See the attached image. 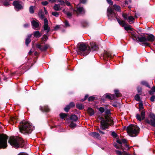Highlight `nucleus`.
Masks as SVG:
<instances>
[{"instance_id": "nucleus-38", "label": "nucleus", "mask_w": 155, "mask_h": 155, "mask_svg": "<svg viewBox=\"0 0 155 155\" xmlns=\"http://www.w3.org/2000/svg\"><path fill=\"white\" fill-rule=\"evenodd\" d=\"M135 99L138 101H140V97L138 94H137L135 95Z\"/></svg>"}, {"instance_id": "nucleus-46", "label": "nucleus", "mask_w": 155, "mask_h": 155, "mask_svg": "<svg viewBox=\"0 0 155 155\" xmlns=\"http://www.w3.org/2000/svg\"><path fill=\"white\" fill-rule=\"evenodd\" d=\"M68 105L69 106V107L71 108L74 107L75 106V104L73 102H71L70 103L69 105Z\"/></svg>"}, {"instance_id": "nucleus-41", "label": "nucleus", "mask_w": 155, "mask_h": 155, "mask_svg": "<svg viewBox=\"0 0 155 155\" xmlns=\"http://www.w3.org/2000/svg\"><path fill=\"white\" fill-rule=\"evenodd\" d=\"M76 126V124L72 122L70 125V127L71 128L75 127Z\"/></svg>"}, {"instance_id": "nucleus-52", "label": "nucleus", "mask_w": 155, "mask_h": 155, "mask_svg": "<svg viewBox=\"0 0 155 155\" xmlns=\"http://www.w3.org/2000/svg\"><path fill=\"white\" fill-rule=\"evenodd\" d=\"M48 37L46 35H44L43 36V39H45V40L46 41L48 39Z\"/></svg>"}, {"instance_id": "nucleus-12", "label": "nucleus", "mask_w": 155, "mask_h": 155, "mask_svg": "<svg viewBox=\"0 0 155 155\" xmlns=\"http://www.w3.org/2000/svg\"><path fill=\"white\" fill-rule=\"evenodd\" d=\"M84 1H81V2L79 4H78L77 6V12L83 14L84 13V10L83 8L81 6L80 4L81 3H84Z\"/></svg>"}, {"instance_id": "nucleus-28", "label": "nucleus", "mask_w": 155, "mask_h": 155, "mask_svg": "<svg viewBox=\"0 0 155 155\" xmlns=\"http://www.w3.org/2000/svg\"><path fill=\"white\" fill-rule=\"evenodd\" d=\"M113 7L116 11L119 12H120L121 8L119 6L117 5H113Z\"/></svg>"}, {"instance_id": "nucleus-50", "label": "nucleus", "mask_w": 155, "mask_h": 155, "mask_svg": "<svg viewBox=\"0 0 155 155\" xmlns=\"http://www.w3.org/2000/svg\"><path fill=\"white\" fill-rule=\"evenodd\" d=\"M144 46H150V44L149 43L146 42H143V43Z\"/></svg>"}, {"instance_id": "nucleus-30", "label": "nucleus", "mask_w": 155, "mask_h": 155, "mask_svg": "<svg viewBox=\"0 0 155 155\" xmlns=\"http://www.w3.org/2000/svg\"><path fill=\"white\" fill-rule=\"evenodd\" d=\"M54 8L56 11H59L61 9L60 5L58 4H55L54 7Z\"/></svg>"}, {"instance_id": "nucleus-56", "label": "nucleus", "mask_w": 155, "mask_h": 155, "mask_svg": "<svg viewBox=\"0 0 155 155\" xmlns=\"http://www.w3.org/2000/svg\"><path fill=\"white\" fill-rule=\"evenodd\" d=\"M65 25L66 27H68L69 26V24L68 21H66L65 22Z\"/></svg>"}, {"instance_id": "nucleus-29", "label": "nucleus", "mask_w": 155, "mask_h": 155, "mask_svg": "<svg viewBox=\"0 0 155 155\" xmlns=\"http://www.w3.org/2000/svg\"><path fill=\"white\" fill-rule=\"evenodd\" d=\"M44 30L47 31V33L49 32L50 31V28L48 27V24H44L43 26Z\"/></svg>"}, {"instance_id": "nucleus-22", "label": "nucleus", "mask_w": 155, "mask_h": 155, "mask_svg": "<svg viewBox=\"0 0 155 155\" xmlns=\"http://www.w3.org/2000/svg\"><path fill=\"white\" fill-rule=\"evenodd\" d=\"M65 1L64 2V1H60V4L62 5H66L68 6H70L71 4L70 2L68 1Z\"/></svg>"}, {"instance_id": "nucleus-11", "label": "nucleus", "mask_w": 155, "mask_h": 155, "mask_svg": "<svg viewBox=\"0 0 155 155\" xmlns=\"http://www.w3.org/2000/svg\"><path fill=\"white\" fill-rule=\"evenodd\" d=\"M13 5L15 8L18 10L22 9L23 8V4L19 1H15L13 3Z\"/></svg>"}, {"instance_id": "nucleus-1", "label": "nucleus", "mask_w": 155, "mask_h": 155, "mask_svg": "<svg viewBox=\"0 0 155 155\" xmlns=\"http://www.w3.org/2000/svg\"><path fill=\"white\" fill-rule=\"evenodd\" d=\"M110 110H106L104 116L105 120H102L101 122V128L102 130H105L108 128V125H112L113 124V118L110 117Z\"/></svg>"}, {"instance_id": "nucleus-61", "label": "nucleus", "mask_w": 155, "mask_h": 155, "mask_svg": "<svg viewBox=\"0 0 155 155\" xmlns=\"http://www.w3.org/2000/svg\"><path fill=\"white\" fill-rule=\"evenodd\" d=\"M97 130L100 133L102 134H104V132L101 130L99 129H98Z\"/></svg>"}, {"instance_id": "nucleus-55", "label": "nucleus", "mask_w": 155, "mask_h": 155, "mask_svg": "<svg viewBox=\"0 0 155 155\" xmlns=\"http://www.w3.org/2000/svg\"><path fill=\"white\" fill-rule=\"evenodd\" d=\"M48 24V21L47 18H45L44 19V24Z\"/></svg>"}, {"instance_id": "nucleus-37", "label": "nucleus", "mask_w": 155, "mask_h": 155, "mask_svg": "<svg viewBox=\"0 0 155 155\" xmlns=\"http://www.w3.org/2000/svg\"><path fill=\"white\" fill-rule=\"evenodd\" d=\"M60 117L62 119H63L65 117H66V116H67V114H66L63 113H61L60 114Z\"/></svg>"}, {"instance_id": "nucleus-13", "label": "nucleus", "mask_w": 155, "mask_h": 155, "mask_svg": "<svg viewBox=\"0 0 155 155\" xmlns=\"http://www.w3.org/2000/svg\"><path fill=\"white\" fill-rule=\"evenodd\" d=\"M145 117V113L144 111L142 110L141 113V116L139 114H137L136 115V118L139 121H141L142 120H143Z\"/></svg>"}, {"instance_id": "nucleus-39", "label": "nucleus", "mask_w": 155, "mask_h": 155, "mask_svg": "<svg viewBox=\"0 0 155 155\" xmlns=\"http://www.w3.org/2000/svg\"><path fill=\"white\" fill-rule=\"evenodd\" d=\"M139 110L143 109V104L142 102H140L139 104Z\"/></svg>"}, {"instance_id": "nucleus-21", "label": "nucleus", "mask_w": 155, "mask_h": 155, "mask_svg": "<svg viewBox=\"0 0 155 155\" xmlns=\"http://www.w3.org/2000/svg\"><path fill=\"white\" fill-rule=\"evenodd\" d=\"M115 152L118 155H130L129 154L124 151L121 152L120 150H115Z\"/></svg>"}, {"instance_id": "nucleus-42", "label": "nucleus", "mask_w": 155, "mask_h": 155, "mask_svg": "<svg viewBox=\"0 0 155 155\" xmlns=\"http://www.w3.org/2000/svg\"><path fill=\"white\" fill-rule=\"evenodd\" d=\"M52 14L53 15L56 17H58L59 15V13L56 12H52Z\"/></svg>"}, {"instance_id": "nucleus-59", "label": "nucleus", "mask_w": 155, "mask_h": 155, "mask_svg": "<svg viewBox=\"0 0 155 155\" xmlns=\"http://www.w3.org/2000/svg\"><path fill=\"white\" fill-rule=\"evenodd\" d=\"M67 15L69 17H71L72 15V14H71V13L69 12H67Z\"/></svg>"}, {"instance_id": "nucleus-36", "label": "nucleus", "mask_w": 155, "mask_h": 155, "mask_svg": "<svg viewBox=\"0 0 155 155\" xmlns=\"http://www.w3.org/2000/svg\"><path fill=\"white\" fill-rule=\"evenodd\" d=\"M115 95L117 97H118L121 96V94L117 90H114Z\"/></svg>"}, {"instance_id": "nucleus-34", "label": "nucleus", "mask_w": 155, "mask_h": 155, "mask_svg": "<svg viewBox=\"0 0 155 155\" xmlns=\"http://www.w3.org/2000/svg\"><path fill=\"white\" fill-rule=\"evenodd\" d=\"M141 84L143 85H144L147 86V87H149V88H150V87L149 85L147 83V82L145 81H142L141 82Z\"/></svg>"}, {"instance_id": "nucleus-63", "label": "nucleus", "mask_w": 155, "mask_h": 155, "mask_svg": "<svg viewBox=\"0 0 155 155\" xmlns=\"http://www.w3.org/2000/svg\"><path fill=\"white\" fill-rule=\"evenodd\" d=\"M59 28V26L58 25L56 26L54 28V29L55 30H57Z\"/></svg>"}, {"instance_id": "nucleus-23", "label": "nucleus", "mask_w": 155, "mask_h": 155, "mask_svg": "<svg viewBox=\"0 0 155 155\" xmlns=\"http://www.w3.org/2000/svg\"><path fill=\"white\" fill-rule=\"evenodd\" d=\"M40 109L43 111L48 112L49 111V109L48 107L47 106H45L44 107L40 106Z\"/></svg>"}, {"instance_id": "nucleus-19", "label": "nucleus", "mask_w": 155, "mask_h": 155, "mask_svg": "<svg viewBox=\"0 0 155 155\" xmlns=\"http://www.w3.org/2000/svg\"><path fill=\"white\" fill-rule=\"evenodd\" d=\"M1 2L0 5H4L5 6H8L10 4L8 1H0Z\"/></svg>"}, {"instance_id": "nucleus-26", "label": "nucleus", "mask_w": 155, "mask_h": 155, "mask_svg": "<svg viewBox=\"0 0 155 155\" xmlns=\"http://www.w3.org/2000/svg\"><path fill=\"white\" fill-rule=\"evenodd\" d=\"M128 22L130 24H131L134 23V18L132 16H130L128 17V18L127 19Z\"/></svg>"}, {"instance_id": "nucleus-44", "label": "nucleus", "mask_w": 155, "mask_h": 155, "mask_svg": "<svg viewBox=\"0 0 155 155\" xmlns=\"http://www.w3.org/2000/svg\"><path fill=\"white\" fill-rule=\"evenodd\" d=\"M122 16L125 19L127 20V19L128 18V16L127 14L123 13L122 14Z\"/></svg>"}, {"instance_id": "nucleus-5", "label": "nucleus", "mask_w": 155, "mask_h": 155, "mask_svg": "<svg viewBox=\"0 0 155 155\" xmlns=\"http://www.w3.org/2000/svg\"><path fill=\"white\" fill-rule=\"evenodd\" d=\"M127 130L129 136L135 137L139 133L140 128L137 125L131 124L127 127Z\"/></svg>"}, {"instance_id": "nucleus-57", "label": "nucleus", "mask_w": 155, "mask_h": 155, "mask_svg": "<svg viewBox=\"0 0 155 155\" xmlns=\"http://www.w3.org/2000/svg\"><path fill=\"white\" fill-rule=\"evenodd\" d=\"M107 3L110 5H112L113 4V2L112 1H107Z\"/></svg>"}, {"instance_id": "nucleus-32", "label": "nucleus", "mask_w": 155, "mask_h": 155, "mask_svg": "<svg viewBox=\"0 0 155 155\" xmlns=\"http://www.w3.org/2000/svg\"><path fill=\"white\" fill-rule=\"evenodd\" d=\"M34 36L36 37H39L41 35L38 31H35L34 32Z\"/></svg>"}, {"instance_id": "nucleus-49", "label": "nucleus", "mask_w": 155, "mask_h": 155, "mask_svg": "<svg viewBox=\"0 0 155 155\" xmlns=\"http://www.w3.org/2000/svg\"><path fill=\"white\" fill-rule=\"evenodd\" d=\"M112 135L115 137H117V134L114 131L112 132Z\"/></svg>"}, {"instance_id": "nucleus-62", "label": "nucleus", "mask_w": 155, "mask_h": 155, "mask_svg": "<svg viewBox=\"0 0 155 155\" xmlns=\"http://www.w3.org/2000/svg\"><path fill=\"white\" fill-rule=\"evenodd\" d=\"M151 89H152V90L153 91H154V92H155V87H153Z\"/></svg>"}, {"instance_id": "nucleus-15", "label": "nucleus", "mask_w": 155, "mask_h": 155, "mask_svg": "<svg viewBox=\"0 0 155 155\" xmlns=\"http://www.w3.org/2000/svg\"><path fill=\"white\" fill-rule=\"evenodd\" d=\"M147 38V41H148L150 42H153L154 40L155 37L152 34L149 35L148 36L146 37Z\"/></svg>"}, {"instance_id": "nucleus-8", "label": "nucleus", "mask_w": 155, "mask_h": 155, "mask_svg": "<svg viewBox=\"0 0 155 155\" xmlns=\"http://www.w3.org/2000/svg\"><path fill=\"white\" fill-rule=\"evenodd\" d=\"M149 116L150 118V120L148 119H146L145 120V122L151 126L155 127V114L153 113H151Z\"/></svg>"}, {"instance_id": "nucleus-24", "label": "nucleus", "mask_w": 155, "mask_h": 155, "mask_svg": "<svg viewBox=\"0 0 155 155\" xmlns=\"http://www.w3.org/2000/svg\"><path fill=\"white\" fill-rule=\"evenodd\" d=\"M31 36V35L30 34L28 35V37L26 38L25 41V43L26 45L28 46V44L30 43L31 41L30 38Z\"/></svg>"}, {"instance_id": "nucleus-43", "label": "nucleus", "mask_w": 155, "mask_h": 155, "mask_svg": "<svg viewBox=\"0 0 155 155\" xmlns=\"http://www.w3.org/2000/svg\"><path fill=\"white\" fill-rule=\"evenodd\" d=\"M70 107H69V106L67 105L66 107H65L64 108V110L67 112H68L69 109H70Z\"/></svg>"}, {"instance_id": "nucleus-54", "label": "nucleus", "mask_w": 155, "mask_h": 155, "mask_svg": "<svg viewBox=\"0 0 155 155\" xmlns=\"http://www.w3.org/2000/svg\"><path fill=\"white\" fill-rule=\"evenodd\" d=\"M106 56L108 57H111L110 54L109 52H106Z\"/></svg>"}, {"instance_id": "nucleus-6", "label": "nucleus", "mask_w": 155, "mask_h": 155, "mask_svg": "<svg viewBox=\"0 0 155 155\" xmlns=\"http://www.w3.org/2000/svg\"><path fill=\"white\" fill-rule=\"evenodd\" d=\"M90 51V47L87 46L84 43L81 44L77 50V52L78 54L83 56H86L88 54Z\"/></svg>"}, {"instance_id": "nucleus-16", "label": "nucleus", "mask_w": 155, "mask_h": 155, "mask_svg": "<svg viewBox=\"0 0 155 155\" xmlns=\"http://www.w3.org/2000/svg\"><path fill=\"white\" fill-rule=\"evenodd\" d=\"M31 25L33 28H37L39 26V21L38 20H33L31 22Z\"/></svg>"}, {"instance_id": "nucleus-35", "label": "nucleus", "mask_w": 155, "mask_h": 155, "mask_svg": "<svg viewBox=\"0 0 155 155\" xmlns=\"http://www.w3.org/2000/svg\"><path fill=\"white\" fill-rule=\"evenodd\" d=\"M77 107L79 109H81L84 108V106L81 104H78L76 105Z\"/></svg>"}, {"instance_id": "nucleus-14", "label": "nucleus", "mask_w": 155, "mask_h": 155, "mask_svg": "<svg viewBox=\"0 0 155 155\" xmlns=\"http://www.w3.org/2000/svg\"><path fill=\"white\" fill-rule=\"evenodd\" d=\"M36 47L42 51L46 50L48 48L47 45H45L43 46L41 44H37L36 45Z\"/></svg>"}, {"instance_id": "nucleus-31", "label": "nucleus", "mask_w": 155, "mask_h": 155, "mask_svg": "<svg viewBox=\"0 0 155 155\" xmlns=\"http://www.w3.org/2000/svg\"><path fill=\"white\" fill-rule=\"evenodd\" d=\"M35 7V6H31L29 8V12L33 14L34 12V9Z\"/></svg>"}, {"instance_id": "nucleus-60", "label": "nucleus", "mask_w": 155, "mask_h": 155, "mask_svg": "<svg viewBox=\"0 0 155 155\" xmlns=\"http://www.w3.org/2000/svg\"><path fill=\"white\" fill-rule=\"evenodd\" d=\"M141 87H138L137 88V91L138 93L141 92Z\"/></svg>"}, {"instance_id": "nucleus-51", "label": "nucleus", "mask_w": 155, "mask_h": 155, "mask_svg": "<svg viewBox=\"0 0 155 155\" xmlns=\"http://www.w3.org/2000/svg\"><path fill=\"white\" fill-rule=\"evenodd\" d=\"M41 3L44 5H46L48 4V2L47 1H45L42 2Z\"/></svg>"}, {"instance_id": "nucleus-53", "label": "nucleus", "mask_w": 155, "mask_h": 155, "mask_svg": "<svg viewBox=\"0 0 155 155\" xmlns=\"http://www.w3.org/2000/svg\"><path fill=\"white\" fill-rule=\"evenodd\" d=\"M88 95H86L85 96L84 98L83 99H82L81 101H83L85 100L88 97Z\"/></svg>"}, {"instance_id": "nucleus-18", "label": "nucleus", "mask_w": 155, "mask_h": 155, "mask_svg": "<svg viewBox=\"0 0 155 155\" xmlns=\"http://www.w3.org/2000/svg\"><path fill=\"white\" fill-rule=\"evenodd\" d=\"M89 135L92 137L99 139L100 138L99 134L96 132H91L89 134Z\"/></svg>"}, {"instance_id": "nucleus-27", "label": "nucleus", "mask_w": 155, "mask_h": 155, "mask_svg": "<svg viewBox=\"0 0 155 155\" xmlns=\"http://www.w3.org/2000/svg\"><path fill=\"white\" fill-rule=\"evenodd\" d=\"M70 118L71 120L74 121H76L78 119V117L77 116L75 115H71L70 117Z\"/></svg>"}, {"instance_id": "nucleus-4", "label": "nucleus", "mask_w": 155, "mask_h": 155, "mask_svg": "<svg viewBox=\"0 0 155 155\" xmlns=\"http://www.w3.org/2000/svg\"><path fill=\"white\" fill-rule=\"evenodd\" d=\"M107 15L109 20L111 21L113 19L117 18V20L120 25H122L123 27L125 25L126 23L124 21H120L118 18H117L116 13L114 12L111 7H109L107 8Z\"/></svg>"}, {"instance_id": "nucleus-40", "label": "nucleus", "mask_w": 155, "mask_h": 155, "mask_svg": "<svg viewBox=\"0 0 155 155\" xmlns=\"http://www.w3.org/2000/svg\"><path fill=\"white\" fill-rule=\"evenodd\" d=\"M124 28L125 30L126 31L131 30L132 29V28L130 25H128L127 26H125Z\"/></svg>"}, {"instance_id": "nucleus-20", "label": "nucleus", "mask_w": 155, "mask_h": 155, "mask_svg": "<svg viewBox=\"0 0 155 155\" xmlns=\"http://www.w3.org/2000/svg\"><path fill=\"white\" fill-rule=\"evenodd\" d=\"M104 95L106 98H108L110 100H113L115 98L114 95L113 94H105Z\"/></svg>"}, {"instance_id": "nucleus-58", "label": "nucleus", "mask_w": 155, "mask_h": 155, "mask_svg": "<svg viewBox=\"0 0 155 155\" xmlns=\"http://www.w3.org/2000/svg\"><path fill=\"white\" fill-rule=\"evenodd\" d=\"M18 155H28L26 153H19Z\"/></svg>"}, {"instance_id": "nucleus-3", "label": "nucleus", "mask_w": 155, "mask_h": 155, "mask_svg": "<svg viewBox=\"0 0 155 155\" xmlns=\"http://www.w3.org/2000/svg\"><path fill=\"white\" fill-rule=\"evenodd\" d=\"M8 142L13 147L16 148L22 147L25 144V142L23 139L19 137H11Z\"/></svg>"}, {"instance_id": "nucleus-17", "label": "nucleus", "mask_w": 155, "mask_h": 155, "mask_svg": "<svg viewBox=\"0 0 155 155\" xmlns=\"http://www.w3.org/2000/svg\"><path fill=\"white\" fill-rule=\"evenodd\" d=\"M91 46L92 49L94 51H96L97 50L98 48V46L95 44V43L94 42L91 43Z\"/></svg>"}, {"instance_id": "nucleus-64", "label": "nucleus", "mask_w": 155, "mask_h": 155, "mask_svg": "<svg viewBox=\"0 0 155 155\" xmlns=\"http://www.w3.org/2000/svg\"><path fill=\"white\" fill-rule=\"evenodd\" d=\"M28 25H29L28 24H25L24 26V27H27L28 26Z\"/></svg>"}, {"instance_id": "nucleus-10", "label": "nucleus", "mask_w": 155, "mask_h": 155, "mask_svg": "<svg viewBox=\"0 0 155 155\" xmlns=\"http://www.w3.org/2000/svg\"><path fill=\"white\" fill-rule=\"evenodd\" d=\"M133 38L134 40L135 39L138 41L140 42H144L147 41V38L145 36L133 35Z\"/></svg>"}, {"instance_id": "nucleus-7", "label": "nucleus", "mask_w": 155, "mask_h": 155, "mask_svg": "<svg viewBox=\"0 0 155 155\" xmlns=\"http://www.w3.org/2000/svg\"><path fill=\"white\" fill-rule=\"evenodd\" d=\"M8 136L2 134L0 135V148H5L7 147Z\"/></svg>"}, {"instance_id": "nucleus-33", "label": "nucleus", "mask_w": 155, "mask_h": 155, "mask_svg": "<svg viewBox=\"0 0 155 155\" xmlns=\"http://www.w3.org/2000/svg\"><path fill=\"white\" fill-rule=\"evenodd\" d=\"M38 15L39 17L41 19H43L44 18V16L43 12L42 11H40L38 13Z\"/></svg>"}, {"instance_id": "nucleus-47", "label": "nucleus", "mask_w": 155, "mask_h": 155, "mask_svg": "<svg viewBox=\"0 0 155 155\" xmlns=\"http://www.w3.org/2000/svg\"><path fill=\"white\" fill-rule=\"evenodd\" d=\"M100 111L102 113L104 112V108L101 107L99 108Z\"/></svg>"}, {"instance_id": "nucleus-9", "label": "nucleus", "mask_w": 155, "mask_h": 155, "mask_svg": "<svg viewBox=\"0 0 155 155\" xmlns=\"http://www.w3.org/2000/svg\"><path fill=\"white\" fill-rule=\"evenodd\" d=\"M117 142L118 143L120 144V145H118V144H115L114 145V146L116 148H121L123 150L121 144H124L127 147H128V149H129V148L128 147V146L126 143V140L124 139H123L122 140H117Z\"/></svg>"}, {"instance_id": "nucleus-25", "label": "nucleus", "mask_w": 155, "mask_h": 155, "mask_svg": "<svg viewBox=\"0 0 155 155\" xmlns=\"http://www.w3.org/2000/svg\"><path fill=\"white\" fill-rule=\"evenodd\" d=\"M87 112L90 116L93 115L94 113V110L91 108H88L87 110Z\"/></svg>"}, {"instance_id": "nucleus-2", "label": "nucleus", "mask_w": 155, "mask_h": 155, "mask_svg": "<svg viewBox=\"0 0 155 155\" xmlns=\"http://www.w3.org/2000/svg\"><path fill=\"white\" fill-rule=\"evenodd\" d=\"M33 128L31 123L23 121L20 123L19 129L21 132L25 134L31 133L33 129Z\"/></svg>"}, {"instance_id": "nucleus-45", "label": "nucleus", "mask_w": 155, "mask_h": 155, "mask_svg": "<svg viewBox=\"0 0 155 155\" xmlns=\"http://www.w3.org/2000/svg\"><path fill=\"white\" fill-rule=\"evenodd\" d=\"M94 96H91L89 97L88 100L89 101H90L94 100Z\"/></svg>"}, {"instance_id": "nucleus-48", "label": "nucleus", "mask_w": 155, "mask_h": 155, "mask_svg": "<svg viewBox=\"0 0 155 155\" xmlns=\"http://www.w3.org/2000/svg\"><path fill=\"white\" fill-rule=\"evenodd\" d=\"M155 99V96L154 95H153L151 97L150 100L151 101L153 102L154 101Z\"/></svg>"}]
</instances>
